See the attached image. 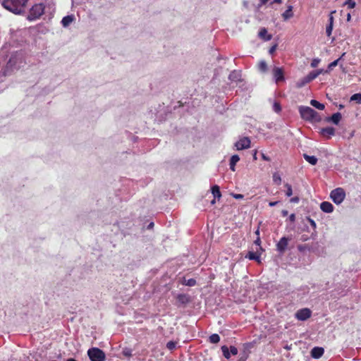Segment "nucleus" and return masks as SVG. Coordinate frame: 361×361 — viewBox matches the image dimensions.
<instances>
[{
    "label": "nucleus",
    "mask_w": 361,
    "mask_h": 361,
    "mask_svg": "<svg viewBox=\"0 0 361 361\" xmlns=\"http://www.w3.org/2000/svg\"><path fill=\"white\" fill-rule=\"evenodd\" d=\"M28 0H4L2 6L6 10L16 13L20 14L25 11L26 4Z\"/></svg>",
    "instance_id": "obj_1"
},
{
    "label": "nucleus",
    "mask_w": 361,
    "mask_h": 361,
    "mask_svg": "<svg viewBox=\"0 0 361 361\" xmlns=\"http://www.w3.org/2000/svg\"><path fill=\"white\" fill-rule=\"evenodd\" d=\"M299 113L302 119L309 121H318L319 116L317 112L309 106H300L299 107Z\"/></svg>",
    "instance_id": "obj_2"
},
{
    "label": "nucleus",
    "mask_w": 361,
    "mask_h": 361,
    "mask_svg": "<svg viewBox=\"0 0 361 361\" xmlns=\"http://www.w3.org/2000/svg\"><path fill=\"white\" fill-rule=\"evenodd\" d=\"M44 4L42 3L32 6L27 16V20L33 21L39 19L44 14Z\"/></svg>",
    "instance_id": "obj_3"
},
{
    "label": "nucleus",
    "mask_w": 361,
    "mask_h": 361,
    "mask_svg": "<svg viewBox=\"0 0 361 361\" xmlns=\"http://www.w3.org/2000/svg\"><path fill=\"white\" fill-rule=\"evenodd\" d=\"M330 197L335 204H340L345 197V192L343 188H337L331 192Z\"/></svg>",
    "instance_id": "obj_4"
},
{
    "label": "nucleus",
    "mask_w": 361,
    "mask_h": 361,
    "mask_svg": "<svg viewBox=\"0 0 361 361\" xmlns=\"http://www.w3.org/2000/svg\"><path fill=\"white\" fill-rule=\"evenodd\" d=\"M87 355L91 361H104L105 353L98 348H90Z\"/></svg>",
    "instance_id": "obj_5"
},
{
    "label": "nucleus",
    "mask_w": 361,
    "mask_h": 361,
    "mask_svg": "<svg viewBox=\"0 0 361 361\" xmlns=\"http://www.w3.org/2000/svg\"><path fill=\"white\" fill-rule=\"evenodd\" d=\"M312 312L308 308L299 310L295 313V318L299 321H305L311 317Z\"/></svg>",
    "instance_id": "obj_6"
},
{
    "label": "nucleus",
    "mask_w": 361,
    "mask_h": 361,
    "mask_svg": "<svg viewBox=\"0 0 361 361\" xmlns=\"http://www.w3.org/2000/svg\"><path fill=\"white\" fill-rule=\"evenodd\" d=\"M250 147V140L244 137L240 138L238 141L235 143V147L237 150H243L247 149Z\"/></svg>",
    "instance_id": "obj_7"
},
{
    "label": "nucleus",
    "mask_w": 361,
    "mask_h": 361,
    "mask_svg": "<svg viewBox=\"0 0 361 361\" xmlns=\"http://www.w3.org/2000/svg\"><path fill=\"white\" fill-rule=\"evenodd\" d=\"M283 70L282 68L274 67L273 68V76L276 82L284 80Z\"/></svg>",
    "instance_id": "obj_8"
},
{
    "label": "nucleus",
    "mask_w": 361,
    "mask_h": 361,
    "mask_svg": "<svg viewBox=\"0 0 361 361\" xmlns=\"http://www.w3.org/2000/svg\"><path fill=\"white\" fill-rule=\"evenodd\" d=\"M288 245V238L286 237L281 238L276 245L277 250L281 253H283L286 250Z\"/></svg>",
    "instance_id": "obj_9"
},
{
    "label": "nucleus",
    "mask_w": 361,
    "mask_h": 361,
    "mask_svg": "<svg viewBox=\"0 0 361 361\" xmlns=\"http://www.w3.org/2000/svg\"><path fill=\"white\" fill-rule=\"evenodd\" d=\"M324 348L321 347H314L311 350V356L314 359H319L324 354Z\"/></svg>",
    "instance_id": "obj_10"
},
{
    "label": "nucleus",
    "mask_w": 361,
    "mask_h": 361,
    "mask_svg": "<svg viewBox=\"0 0 361 361\" xmlns=\"http://www.w3.org/2000/svg\"><path fill=\"white\" fill-rule=\"evenodd\" d=\"M320 209L326 213H331L334 211V206L329 202H323L320 204Z\"/></svg>",
    "instance_id": "obj_11"
},
{
    "label": "nucleus",
    "mask_w": 361,
    "mask_h": 361,
    "mask_svg": "<svg viewBox=\"0 0 361 361\" xmlns=\"http://www.w3.org/2000/svg\"><path fill=\"white\" fill-rule=\"evenodd\" d=\"M321 133L324 136L331 137L335 134V129L333 127H326L322 128Z\"/></svg>",
    "instance_id": "obj_12"
},
{
    "label": "nucleus",
    "mask_w": 361,
    "mask_h": 361,
    "mask_svg": "<svg viewBox=\"0 0 361 361\" xmlns=\"http://www.w3.org/2000/svg\"><path fill=\"white\" fill-rule=\"evenodd\" d=\"M240 160V157L237 154H234L233 155L231 159H230V163H229V166H230V169L232 171H235V165L237 164V162Z\"/></svg>",
    "instance_id": "obj_13"
},
{
    "label": "nucleus",
    "mask_w": 361,
    "mask_h": 361,
    "mask_svg": "<svg viewBox=\"0 0 361 361\" xmlns=\"http://www.w3.org/2000/svg\"><path fill=\"white\" fill-rule=\"evenodd\" d=\"M293 16V6H288L287 9L282 13V17L284 20H287Z\"/></svg>",
    "instance_id": "obj_14"
},
{
    "label": "nucleus",
    "mask_w": 361,
    "mask_h": 361,
    "mask_svg": "<svg viewBox=\"0 0 361 361\" xmlns=\"http://www.w3.org/2000/svg\"><path fill=\"white\" fill-rule=\"evenodd\" d=\"M75 18L73 15H69L63 17L61 20V24L63 27H68L73 20Z\"/></svg>",
    "instance_id": "obj_15"
},
{
    "label": "nucleus",
    "mask_w": 361,
    "mask_h": 361,
    "mask_svg": "<svg viewBox=\"0 0 361 361\" xmlns=\"http://www.w3.org/2000/svg\"><path fill=\"white\" fill-rule=\"evenodd\" d=\"M240 72L234 71L229 74L228 78L231 81L237 82L240 80Z\"/></svg>",
    "instance_id": "obj_16"
},
{
    "label": "nucleus",
    "mask_w": 361,
    "mask_h": 361,
    "mask_svg": "<svg viewBox=\"0 0 361 361\" xmlns=\"http://www.w3.org/2000/svg\"><path fill=\"white\" fill-rule=\"evenodd\" d=\"M304 159L311 165H315L317 163V158L314 156H310L306 154H303Z\"/></svg>",
    "instance_id": "obj_17"
},
{
    "label": "nucleus",
    "mask_w": 361,
    "mask_h": 361,
    "mask_svg": "<svg viewBox=\"0 0 361 361\" xmlns=\"http://www.w3.org/2000/svg\"><path fill=\"white\" fill-rule=\"evenodd\" d=\"M342 118V116L340 113H335L334 114L331 118H329V120L334 123V124L336 125H338V123L340 122L341 119Z\"/></svg>",
    "instance_id": "obj_18"
},
{
    "label": "nucleus",
    "mask_w": 361,
    "mask_h": 361,
    "mask_svg": "<svg viewBox=\"0 0 361 361\" xmlns=\"http://www.w3.org/2000/svg\"><path fill=\"white\" fill-rule=\"evenodd\" d=\"M259 257H260L259 255L255 252H249L246 255V258H248L250 260H255V261H259Z\"/></svg>",
    "instance_id": "obj_19"
},
{
    "label": "nucleus",
    "mask_w": 361,
    "mask_h": 361,
    "mask_svg": "<svg viewBox=\"0 0 361 361\" xmlns=\"http://www.w3.org/2000/svg\"><path fill=\"white\" fill-rule=\"evenodd\" d=\"M212 192L214 197V198H220L221 196L220 188L218 185H215L212 188Z\"/></svg>",
    "instance_id": "obj_20"
},
{
    "label": "nucleus",
    "mask_w": 361,
    "mask_h": 361,
    "mask_svg": "<svg viewBox=\"0 0 361 361\" xmlns=\"http://www.w3.org/2000/svg\"><path fill=\"white\" fill-rule=\"evenodd\" d=\"M310 81L307 79V78L305 76L301 79H300L297 83L296 86L299 88L304 87L306 84L309 83Z\"/></svg>",
    "instance_id": "obj_21"
},
{
    "label": "nucleus",
    "mask_w": 361,
    "mask_h": 361,
    "mask_svg": "<svg viewBox=\"0 0 361 361\" xmlns=\"http://www.w3.org/2000/svg\"><path fill=\"white\" fill-rule=\"evenodd\" d=\"M333 30V17L331 16L329 18V25L326 26V33L327 36H330L332 33Z\"/></svg>",
    "instance_id": "obj_22"
},
{
    "label": "nucleus",
    "mask_w": 361,
    "mask_h": 361,
    "mask_svg": "<svg viewBox=\"0 0 361 361\" xmlns=\"http://www.w3.org/2000/svg\"><path fill=\"white\" fill-rule=\"evenodd\" d=\"M310 104L319 110H323L325 107L323 104L319 102L318 101H317L315 99H312L310 101Z\"/></svg>",
    "instance_id": "obj_23"
},
{
    "label": "nucleus",
    "mask_w": 361,
    "mask_h": 361,
    "mask_svg": "<svg viewBox=\"0 0 361 361\" xmlns=\"http://www.w3.org/2000/svg\"><path fill=\"white\" fill-rule=\"evenodd\" d=\"M273 182L274 184L279 185L281 183V178L280 174L278 172H274L273 173Z\"/></svg>",
    "instance_id": "obj_24"
},
{
    "label": "nucleus",
    "mask_w": 361,
    "mask_h": 361,
    "mask_svg": "<svg viewBox=\"0 0 361 361\" xmlns=\"http://www.w3.org/2000/svg\"><path fill=\"white\" fill-rule=\"evenodd\" d=\"M341 59V57L330 63L328 66L327 70H326L325 72L329 73L334 67H336L338 64V61H340Z\"/></svg>",
    "instance_id": "obj_25"
},
{
    "label": "nucleus",
    "mask_w": 361,
    "mask_h": 361,
    "mask_svg": "<svg viewBox=\"0 0 361 361\" xmlns=\"http://www.w3.org/2000/svg\"><path fill=\"white\" fill-rule=\"evenodd\" d=\"M209 340L212 343H217L220 341V336L217 334H213L209 336Z\"/></svg>",
    "instance_id": "obj_26"
},
{
    "label": "nucleus",
    "mask_w": 361,
    "mask_h": 361,
    "mask_svg": "<svg viewBox=\"0 0 361 361\" xmlns=\"http://www.w3.org/2000/svg\"><path fill=\"white\" fill-rule=\"evenodd\" d=\"M221 350L225 358L229 359L231 357V353L227 346L223 345L221 347Z\"/></svg>",
    "instance_id": "obj_27"
},
{
    "label": "nucleus",
    "mask_w": 361,
    "mask_h": 361,
    "mask_svg": "<svg viewBox=\"0 0 361 361\" xmlns=\"http://www.w3.org/2000/svg\"><path fill=\"white\" fill-rule=\"evenodd\" d=\"M350 101H355L357 104H361V94L356 93L350 97Z\"/></svg>",
    "instance_id": "obj_28"
},
{
    "label": "nucleus",
    "mask_w": 361,
    "mask_h": 361,
    "mask_svg": "<svg viewBox=\"0 0 361 361\" xmlns=\"http://www.w3.org/2000/svg\"><path fill=\"white\" fill-rule=\"evenodd\" d=\"M122 354L126 357H130L133 355V351L130 348H125L122 350Z\"/></svg>",
    "instance_id": "obj_29"
},
{
    "label": "nucleus",
    "mask_w": 361,
    "mask_h": 361,
    "mask_svg": "<svg viewBox=\"0 0 361 361\" xmlns=\"http://www.w3.org/2000/svg\"><path fill=\"white\" fill-rule=\"evenodd\" d=\"M267 30L265 28H262L259 30V36L262 38L265 39L266 40H269L271 39L270 36H269L267 38H265V36L267 35Z\"/></svg>",
    "instance_id": "obj_30"
},
{
    "label": "nucleus",
    "mask_w": 361,
    "mask_h": 361,
    "mask_svg": "<svg viewBox=\"0 0 361 361\" xmlns=\"http://www.w3.org/2000/svg\"><path fill=\"white\" fill-rule=\"evenodd\" d=\"M183 283L188 286H194L196 284V281L194 279H185Z\"/></svg>",
    "instance_id": "obj_31"
},
{
    "label": "nucleus",
    "mask_w": 361,
    "mask_h": 361,
    "mask_svg": "<svg viewBox=\"0 0 361 361\" xmlns=\"http://www.w3.org/2000/svg\"><path fill=\"white\" fill-rule=\"evenodd\" d=\"M259 69L262 72H265L267 70V65L264 61H262L259 63Z\"/></svg>",
    "instance_id": "obj_32"
},
{
    "label": "nucleus",
    "mask_w": 361,
    "mask_h": 361,
    "mask_svg": "<svg viewBox=\"0 0 361 361\" xmlns=\"http://www.w3.org/2000/svg\"><path fill=\"white\" fill-rule=\"evenodd\" d=\"M285 187L286 188V196L288 197H290L293 194V190H292V187L290 184L288 183H286L285 184Z\"/></svg>",
    "instance_id": "obj_33"
},
{
    "label": "nucleus",
    "mask_w": 361,
    "mask_h": 361,
    "mask_svg": "<svg viewBox=\"0 0 361 361\" xmlns=\"http://www.w3.org/2000/svg\"><path fill=\"white\" fill-rule=\"evenodd\" d=\"M306 77L311 82L312 80H313L316 78H317V75L315 71H313L310 72L307 75H306Z\"/></svg>",
    "instance_id": "obj_34"
},
{
    "label": "nucleus",
    "mask_w": 361,
    "mask_h": 361,
    "mask_svg": "<svg viewBox=\"0 0 361 361\" xmlns=\"http://www.w3.org/2000/svg\"><path fill=\"white\" fill-rule=\"evenodd\" d=\"M166 347L169 350H173L176 348V343L174 342V341H169L167 343H166Z\"/></svg>",
    "instance_id": "obj_35"
},
{
    "label": "nucleus",
    "mask_w": 361,
    "mask_h": 361,
    "mask_svg": "<svg viewBox=\"0 0 361 361\" xmlns=\"http://www.w3.org/2000/svg\"><path fill=\"white\" fill-rule=\"evenodd\" d=\"M273 110L276 113H279L281 110L280 104L278 102H274L273 105Z\"/></svg>",
    "instance_id": "obj_36"
},
{
    "label": "nucleus",
    "mask_w": 361,
    "mask_h": 361,
    "mask_svg": "<svg viewBox=\"0 0 361 361\" xmlns=\"http://www.w3.org/2000/svg\"><path fill=\"white\" fill-rule=\"evenodd\" d=\"M345 4L348 5L349 8H353L356 5L355 1L353 0H347Z\"/></svg>",
    "instance_id": "obj_37"
},
{
    "label": "nucleus",
    "mask_w": 361,
    "mask_h": 361,
    "mask_svg": "<svg viewBox=\"0 0 361 361\" xmlns=\"http://www.w3.org/2000/svg\"><path fill=\"white\" fill-rule=\"evenodd\" d=\"M320 62V59H314L312 62H311V67L312 68H316L317 67V66L319 65Z\"/></svg>",
    "instance_id": "obj_38"
},
{
    "label": "nucleus",
    "mask_w": 361,
    "mask_h": 361,
    "mask_svg": "<svg viewBox=\"0 0 361 361\" xmlns=\"http://www.w3.org/2000/svg\"><path fill=\"white\" fill-rule=\"evenodd\" d=\"M229 350H230L231 355H237L238 352L237 348L235 346H231Z\"/></svg>",
    "instance_id": "obj_39"
},
{
    "label": "nucleus",
    "mask_w": 361,
    "mask_h": 361,
    "mask_svg": "<svg viewBox=\"0 0 361 361\" xmlns=\"http://www.w3.org/2000/svg\"><path fill=\"white\" fill-rule=\"evenodd\" d=\"M307 221H309V223L310 224V225H311V226L312 227V228H313L314 230H315V229H316V228H317V225H316L315 221H314L313 219H310V218H307Z\"/></svg>",
    "instance_id": "obj_40"
},
{
    "label": "nucleus",
    "mask_w": 361,
    "mask_h": 361,
    "mask_svg": "<svg viewBox=\"0 0 361 361\" xmlns=\"http://www.w3.org/2000/svg\"><path fill=\"white\" fill-rule=\"evenodd\" d=\"M232 196L236 200H241L244 197L242 194H233Z\"/></svg>",
    "instance_id": "obj_41"
},
{
    "label": "nucleus",
    "mask_w": 361,
    "mask_h": 361,
    "mask_svg": "<svg viewBox=\"0 0 361 361\" xmlns=\"http://www.w3.org/2000/svg\"><path fill=\"white\" fill-rule=\"evenodd\" d=\"M315 72H316V73H317V77H318L319 75H321V74L326 73L325 72V71H324V70H323V69H317V70H316V71H315Z\"/></svg>",
    "instance_id": "obj_42"
},
{
    "label": "nucleus",
    "mask_w": 361,
    "mask_h": 361,
    "mask_svg": "<svg viewBox=\"0 0 361 361\" xmlns=\"http://www.w3.org/2000/svg\"><path fill=\"white\" fill-rule=\"evenodd\" d=\"M185 296L184 295H180L178 296V300L179 301H180L181 302H185Z\"/></svg>",
    "instance_id": "obj_43"
},
{
    "label": "nucleus",
    "mask_w": 361,
    "mask_h": 361,
    "mask_svg": "<svg viewBox=\"0 0 361 361\" xmlns=\"http://www.w3.org/2000/svg\"><path fill=\"white\" fill-rule=\"evenodd\" d=\"M290 202L293 203H298L299 202V197H294L290 199Z\"/></svg>",
    "instance_id": "obj_44"
},
{
    "label": "nucleus",
    "mask_w": 361,
    "mask_h": 361,
    "mask_svg": "<svg viewBox=\"0 0 361 361\" xmlns=\"http://www.w3.org/2000/svg\"><path fill=\"white\" fill-rule=\"evenodd\" d=\"M289 219L290 221H295V215L294 214H291L289 216Z\"/></svg>",
    "instance_id": "obj_45"
},
{
    "label": "nucleus",
    "mask_w": 361,
    "mask_h": 361,
    "mask_svg": "<svg viewBox=\"0 0 361 361\" xmlns=\"http://www.w3.org/2000/svg\"><path fill=\"white\" fill-rule=\"evenodd\" d=\"M277 204H278V202H270L269 203V205L270 207H274V206H276Z\"/></svg>",
    "instance_id": "obj_46"
},
{
    "label": "nucleus",
    "mask_w": 361,
    "mask_h": 361,
    "mask_svg": "<svg viewBox=\"0 0 361 361\" xmlns=\"http://www.w3.org/2000/svg\"><path fill=\"white\" fill-rule=\"evenodd\" d=\"M261 243L259 237H257V240L255 241V243L259 245Z\"/></svg>",
    "instance_id": "obj_47"
},
{
    "label": "nucleus",
    "mask_w": 361,
    "mask_h": 361,
    "mask_svg": "<svg viewBox=\"0 0 361 361\" xmlns=\"http://www.w3.org/2000/svg\"><path fill=\"white\" fill-rule=\"evenodd\" d=\"M275 49H276V46L272 47L269 49V53H270V54L274 53V51H275Z\"/></svg>",
    "instance_id": "obj_48"
},
{
    "label": "nucleus",
    "mask_w": 361,
    "mask_h": 361,
    "mask_svg": "<svg viewBox=\"0 0 361 361\" xmlns=\"http://www.w3.org/2000/svg\"><path fill=\"white\" fill-rule=\"evenodd\" d=\"M269 0H260L261 5L265 4Z\"/></svg>",
    "instance_id": "obj_49"
},
{
    "label": "nucleus",
    "mask_w": 361,
    "mask_h": 361,
    "mask_svg": "<svg viewBox=\"0 0 361 361\" xmlns=\"http://www.w3.org/2000/svg\"><path fill=\"white\" fill-rule=\"evenodd\" d=\"M262 159L264 160H266V161H269V159L267 157H266L264 154L262 155Z\"/></svg>",
    "instance_id": "obj_50"
},
{
    "label": "nucleus",
    "mask_w": 361,
    "mask_h": 361,
    "mask_svg": "<svg viewBox=\"0 0 361 361\" xmlns=\"http://www.w3.org/2000/svg\"><path fill=\"white\" fill-rule=\"evenodd\" d=\"M154 226V223L153 222H151L149 225H148V228H151Z\"/></svg>",
    "instance_id": "obj_51"
},
{
    "label": "nucleus",
    "mask_w": 361,
    "mask_h": 361,
    "mask_svg": "<svg viewBox=\"0 0 361 361\" xmlns=\"http://www.w3.org/2000/svg\"><path fill=\"white\" fill-rule=\"evenodd\" d=\"M281 0H274L273 1V3H276V4H281Z\"/></svg>",
    "instance_id": "obj_52"
},
{
    "label": "nucleus",
    "mask_w": 361,
    "mask_h": 361,
    "mask_svg": "<svg viewBox=\"0 0 361 361\" xmlns=\"http://www.w3.org/2000/svg\"><path fill=\"white\" fill-rule=\"evenodd\" d=\"M350 18H351L350 14L348 13V16H347V20L348 21L350 20Z\"/></svg>",
    "instance_id": "obj_53"
},
{
    "label": "nucleus",
    "mask_w": 361,
    "mask_h": 361,
    "mask_svg": "<svg viewBox=\"0 0 361 361\" xmlns=\"http://www.w3.org/2000/svg\"><path fill=\"white\" fill-rule=\"evenodd\" d=\"M66 361H77V360H75L74 358H68L66 360Z\"/></svg>",
    "instance_id": "obj_54"
},
{
    "label": "nucleus",
    "mask_w": 361,
    "mask_h": 361,
    "mask_svg": "<svg viewBox=\"0 0 361 361\" xmlns=\"http://www.w3.org/2000/svg\"><path fill=\"white\" fill-rule=\"evenodd\" d=\"M282 214H283V216H286V215H287L288 212L287 211H283Z\"/></svg>",
    "instance_id": "obj_55"
},
{
    "label": "nucleus",
    "mask_w": 361,
    "mask_h": 361,
    "mask_svg": "<svg viewBox=\"0 0 361 361\" xmlns=\"http://www.w3.org/2000/svg\"><path fill=\"white\" fill-rule=\"evenodd\" d=\"M343 107H344V106H343V104H340V105H339V109H343Z\"/></svg>",
    "instance_id": "obj_56"
},
{
    "label": "nucleus",
    "mask_w": 361,
    "mask_h": 361,
    "mask_svg": "<svg viewBox=\"0 0 361 361\" xmlns=\"http://www.w3.org/2000/svg\"><path fill=\"white\" fill-rule=\"evenodd\" d=\"M255 233L259 236V230H257V231H256V232H255Z\"/></svg>",
    "instance_id": "obj_57"
},
{
    "label": "nucleus",
    "mask_w": 361,
    "mask_h": 361,
    "mask_svg": "<svg viewBox=\"0 0 361 361\" xmlns=\"http://www.w3.org/2000/svg\"><path fill=\"white\" fill-rule=\"evenodd\" d=\"M245 360V358H244V357L240 358V361H243Z\"/></svg>",
    "instance_id": "obj_58"
},
{
    "label": "nucleus",
    "mask_w": 361,
    "mask_h": 361,
    "mask_svg": "<svg viewBox=\"0 0 361 361\" xmlns=\"http://www.w3.org/2000/svg\"><path fill=\"white\" fill-rule=\"evenodd\" d=\"M214 203H215V200H213L212 201V204H214Z\"/></svg>",
    "instance_id": "obj_59"
},
{
    "label": "nucleus",
    "mask_w": 361,
    "mask_h": 361,
    "mask_svg": "<svg viewBox=\"0 0 361 361\" xmlns=\"http://www.w3.org/2000/svg\"><path fill=\"white\" fill-rule=\"evenodd\" d=\"M73 4L76 2V0H72Z\"/></svg>",
    "instance_id": "obj_60"
}]
</instances>
